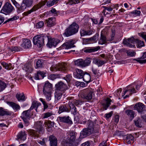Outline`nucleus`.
Listing matches in <instances>:
<instances>
[{
	"label": "nucleus",
	"instance_id": "6e6d98bb",
	"mask_svg": "<svg viewBox=\"0 0 146 146\" xmlns=\"http://www.w3.org/2000/svg\"><path fill=\"white\" fill-rule=\"evenodd\" d=\"M74 105L76 106L81 105L84 102L83 101L80 100H78L74 99Z\"/></svg>",
	"mask_w": 146,
	"mask_h": 146
},
{
	"label": "nucleus",
	"instance_id": "69168bd1",
	"mask_svg": "<svg viewBox=\"0 0 146 146\" xmlns=\"http://www.w3.org/2000/svg\"><path fill=\"white\" fill-rule=\"evenodd\" d=\"M45 139L44 138L43 139L42 141H41L40 140H38L37 141L38 143L40 144L42 146H45L46 145V144L45 142Z\"/></svg>",
	"mask_w": 146,
	"mask_h": 146
},
{
	"label": "nucleus",
	"instance_id": "9d476101",
	"mask_svg": "<svg viewBox=\"0 0 146 146\" xmlns=\"http://www.w3.org/2000/svg\"><path fill=\"white\" fill-rule=\"evenodd\" d=\"M93 129L86 128L84 129L80 133V137L83 138L90 135L93 132Z\"/></svg>",
	"mask_w": 146,
	"mask_h": 146
},
{
	"label": "nucleus",
	"instance_id": "20e7f679",
	"mask_svg": "<svg viewBox=\"0 0 146 146\" xmlns=\"http://www.w3.org/2000/svg\"><path fill=\"white\" fill-rule=\"evenodd\" d=\"M76 133L71 131L69 133L68 135V143L69 146H76L79 143L78 139H76Z\"/></svg>",
	"mask_w": 146,
	"mask_h": 146
},
{
	"label": "nucleus",
	"instance_id": "3c124183",
	"mask_svg": "<svg viewBox=\"0 0 146 146\" xmlns=\"http://www.w3.org/2000/svg\"><path fill=\"white\" fill-rule=\"evenodd\" d=\"M6 86L5 83L0 80V92L3 91L5 88Z\"/></svg>",
	"mask_w": 146,
	"mask_h": 146
},
{
	"label": "nucleus",
	"instance_id": "4c0bfd02",
	"mask_svg": "<svg viewBox=\"0 0 146 146\" xmlns=\"http://www.w3.org/2000/svg\"><path fill=\"white\" fill-rule=\"evenodd\" d=\"M125 112L128 117L132 119L134 118L135 112L133 111L130 110H126Z\"/></svg>",
	"mask_w": 146,
	"mask_h": 146
},
{
	"label": "nucleus",
	"instance_id": "603ef678",
	"mask_svg": "<svg viewBox=\"0 0 146 146\" xmlns=\"http://www.w3.org/2000/svg\"><path fill=\"white\" fill-rule=\"evenodd\" d=\"M91 61L90 58H87L85 60H84V67L88 66L90 63Z\"/></svg>",
	"mask_w": 146,
	"mask_h": 146
},
{
	"label": "nucleus",
	"instance_id": "13d9d810",
	"mask_svg": "<svg viewBox=\"0 0 146 146\" xmlns=\"http://www.w3.org/2000/svg\"><path fill=\"white\" fill-rule=\"evenodd\" d=\"M123 43L124 44H125L127 46H129L130 48L134 47L135 46L134 45L130 44V43H129L127 40H125V39L124 40Z\"/></svg>",
	"mask_w": 146,
	"mask_h": 146
},
{
	"label": "nucleus",
	"instance_id": "ddd939ff",
	"mask_svg": "<svg viewBox=\"0 0 146 146\" xmlns=\"http://www.w3.org/2000/svg\"><path fill=\"white\" fill-rule=\"evenodd\" d=\"M134 110H137L139 112L143 111L145 108V106L143 104L140 102L136 103L134 106Z\"/></svg>",
	"mask_w": 146,
	"mask_h": 146
},
{
	"label": "nucleus",
	"instance_id": "6e6552de",
	"mask_svg": "<svg viewBox=\"0 0 146 146\" xmlns=\"http://www.w3.org/2000/svg\"><path fill=\"white\" fill-rule=\"evenodd\" d=\"M56 88L55 91L61 92L63 93V92L68 89L67 86L62 82H58L55 85Z\"/></svg>",
	"mask_w": 146,
	"mask_h": 146
},
{
	"label": "nucleus",
	"instance_id": "5701e85b",
	"mask_svg": "<svg viewBox=\"0 0 146 146\" xmlns=\"http://www.w3.org/2000/svg\"><path fill=\"white\" fill-rule=\"evenodd\" d=\"M7 103L9 106L11 107L14 110L17 111L20 109L21 107L20 106L15 103L12 102H7Z\"/></svg>",
	"mask_w": 146,
	"mask_h": 146
},
{
	"label": "nucleus",
	"instance_id": "e2e57ef3",
	"mask_svg": "<svg viewBox=\"0 0 146 146\" xmlns=\"http://www.w3.org/2000/svg\"><path fill=\"white\" fill-rule=\"evenodd\" d=\"M52 115V112H47L43 114V119L48 118Z\"/></svg>",
	"mask_w": 146,
	"mask_h": 146
},
{
	"label": "nucleus",
	"instance_id": "774afa93",
	"mask_svg": "<svg viewBox=\"0 0 146 146\" xmlns=\"http://www.w3.org/2000/svg\"><path fill=\"white\" fill-rule=\"evenodd\" d=\"M139 35L144 39L146 42V34L145 33L142 32L139 33Z\"/></svg>",
	"mask_w": 146,
	"mask_h": 146
},
{
	"label": "nucleus",
	"instance_id": "a18cd8bd",
	"mask_svg": "<svg viewBox=\"0 0 146 146\" xmlns=\"http://www.w3.org/2000/svg\"><path fill=\"white\" fill-rule=\"evenodd\" d=\"M9 51L14 53L16 52H18L21 50V48L20 47H14L10 48H9Z\"/></svg>",
	"mask_w": 146,
	"mask_h": 146
},
{
	"label": "nucleus",
	"instance_id": "a211bd4d",
	"mask_svg": "<svg viewBox=\"0 0 146 146\" xmlns=\"http://www.w3.org/2000/svg\"><path fill=\"white\" fill-rule=\"evenodd\" d=\"M23 69L26 72L31 73L33 70L32 65L30 62H28L23 67Z\"/></svg>",
	"mask_w": 146,
	"mask_h": 146
},
{
	"label": "nucleus",
	"instance_id": "393cba45",
	"mask_svg": "<svg viewBox=\"0 0 146 146\" xmlns=\"http://www.w3.org/2000/svg\"><path fill=\"white\" fill-rule=\"evenodd\" d=\"M16 98L19 101H24L25 100V97L23 93H18L16 95Z\"/></svg>",
	"mask_w": 146,
	"mask_h": 146
},
{
	"label": "nucleus",
	"instance_id": "ea45409f",
	"mask_svg": "<svg viewBox=\"0 0 146 146\" xmlns=\"http://www.w3.org/2000/svg\"><path fill=\"white\" fill-rule=\"evenodd\" d=\"M43 93L45 96L46 100L47 101H49L51 100L52 94V92H43Z\"/></svg>",
	"mask_w": 146,
	"mask_h": 146
},
{
	"label": "nucleus",
	"instance_id": "bb28decb",
	"mask_svg": "<svg viewBox=\"0 0 146 146\" xmlns=\"http://www.w3.org/2000/svg\"><path fill=\"white\" fill-rule=\"evenodd\" d=\"M41 105V104L36 101H34L32 104V105L30 108L31 110H33V109L35 108L36 111H37V109L38 107Z\"/></svg>",
	"mask_w": 146,
	"mask_h": 146
},
{
	"label": "nucleus",
	"instance_id": "49530a36",
	"mask_svg": "<svg viewBox=\"0 0 146 146\" xmlns=\"http://www.w3.org/2000/svg\"><path fill=\"white\" fill-rule=\"evenodd\" d=\"M59 0H53L52 1H49L47 3L46 5L48 7H50L54 5L55 4H56Z\"/></svg>",
	"mask_w": 146,
	"mask_h": 146
},
{
	"label": "nucleus",
	"instance_id": "aec40b11",
	"mask_svg": "<svg viewBox=\"0 0 146 146\" xmlns=\"http://www.w3.org/2000/svg\"><path fill=\"white\" fill-rule=\"evenodd\" d=\"M93 31L91 30L86 31L84 29H81L80 30V34L81 36L86 35H89L92 34Z\"/></svg>",
	"mask_w": 146,
	"mask_h": 146
},
{
	"label": "nucleus",
	"instance_id": "f704fd0d",
	"mask_svg": "<svg viewBox=\"0 0 146 146\" xmlns=\"http://www.w3.org/2000/svg\"><path fill=\"white\" fill-rule=\"evenodd\" d=\"M96 119H95L94 120H93L92 118H91V119L88 120V128L91 129L92 128L93 129V131L94 130V122L95 121Z\"/></svg>",
	"mask_w": 146,
	"mask_h": 146
},
{
	"label": "nucleus",
	"instance_id": "de8ad7c7",
	"mask_svg": "<svg viewBox=\"0 0 146 146\" xmlns=\"http://www.w3.org/2000/svg\"><path fill=\"white\" fill-rule=\"evenodd\" d=\"M13 8L11 4L8 2L6 3L3 7V9H13Z\"/></svg>",
	"mask_w": 146,
	"mask_h": 146
},
{
	"label": "nucleus",
	"instance_id": "c9c22d12",
	"mask_svg": "<svg viewBox=\"0 0 146 146\" xmlns=\"http://www.w3.org/2000/svg\"><path fill=\"white\" fill-rule=\"evenodd\" d=\"M68 109L65 105H62L59 107L58 113L60 114L62 112H66L68 111Z\"/></svg>",
	"mask_w": 146,
	"mask_h": 146
},
{
	"label": "nucleus",
	"instance_id": "0eeeda50",
	"mask_svg": "<svg viewBox=\"0 0 146 146\" xmlns=\"http://www.w3.org/2000/svg\"><path fill=\"white\" fill-rule=\"evenodd\" d=\"M81 96L82 98L88 100H90L92 97L93 92L88 89L84 90L82 91Z\"/></svg>",
	"mask_w": 146,
	"mask_h": 146
},
{
	"label": "nucleus",
	"instance_id": "473e14b6",
	"mask_svg": "<svg viewBox=\"0 0 146 146\" xmlns=\"http://www.w3.org/2000/svg\"><path fill=\"white\" fill-rule=\"evenodd\" d=\"M18 139H20L23 141L25 140L26 138V134L25 132L21 131L17 135Z\"/></svg>",
	"mask_w": 146,
	"mask_h": 146
},
{
	"label": "nucleus",
	"instance_id": "4d7b16f0",
	"mask_svg": "<svg viewBox=\"0 0 146 146\" xmlns=\"http://www.w3.org/2000/svg\"><path fill=\"white\" fill-rule=\"evenodd\" d=\"M128 42L130 43H131L133 44L136 43V41H137V39H135L133 37H131L127 40Z\"/></svg>",
	"mask_w": 146,
	"mask_h": 146
},
{
	"label": "nucleus",
	"instance_id": "a19ab883",
	"mask_svg": "<svg viewBox=\"0 0 146 146\" xmlns=\"http://www.w3.org/2000/svg\"><path fill=\"white\" fill-rule=\"evenodd\" d=\"M75 65L78 66H84V60L82 59H79L74 61Z\"/></svg>",
	"mask_w": 146,
	"mask_h": 146
},
{
	"label": "nucleus",
	"instance_id": "f03ea898",
	"mask_svg": "<svg viewBox=\"0 0 146 146\" xmlns=\"http://www.w3.org/2000/svg\"><path fill=\"white\" fill-rule=\"evenodd\" d=\"M79 28L78 25L76 23L74 22L65 30L64 34L66 36H70L77 33Z\"/></svg>",
	"mask_w": 146,
	"mask_h": 146
},
{
	"label": "nucleus",
	"instance_id": "4be33fe9",
	"mask_svg": "<svg viewBox=\"0 0 146 146\" xmlns=\"http://www.w3.org/2000/svg\"><path fill=\"white\" fill-rule=\"evenodd\" d=\"M145 58H146V52L143 53V54L142 56L140 58H138L137 59H134V60H136L137 62L141 64L145 63H146V59L143 60H141V59H143Z\"/></svg>",
	"mask_w": 146,
	"mask_h": 146
},
{
	"label": "nucleus",
	"instance_id": "8fccbe9b",
	"mask_svg": "<svg viewBox=\"0 0 146 146\" xmlns=\"http://www.w3.org/2000/svg\"><path fill=\"white\" fill-rule=\"evenodd\" d=\"M1 65L5 68L8 70H10L11 68V64H8L5 62H2Z\"/></svg>",
	"mask_w": 146,
	"mask_h": 146
},
{
	"label": "nucleus",
	"instance_id": "72a5a7b5",
	"mask_svg": "<svg viewBox=\"0 0 146 146\" xmlns=\"http://www.w3.org/2000/svg\"><path fill=\"white\" fill-rule=\"evenodd\" d=\"M46 0L44 1L38 3V4L35 5L31 9H38L45 5L46 3Z\"/></svg>",
	"mask_w": 146,
	"mask_h": 146
},
{
	"label": "nucleus",
	"instance_id": "39448f33",
	"mask_svg": "<svg viewBox=\"0 0 146 146\" xmlns=\"http://www.w3.org/2000/svg\"><path fill=\"white\" fill-rule=\"evenodd\" d=\"M50 69L52 71H58L66 72L68 70L67 64L64 63H59L55 66H52Z\"/></svg>",
	"mask_w": 146,
	"mask_h": 146
},
{
	"label": "nucleus",
	"instance_id": "c756f323",
	"mask_svg": "<svg viewBox=\"0 0 146 146\" xmlns=\"http://www.w3.org/2000/svg\"><path fill=\"white\" fill-rule=\"evenodd\" d=\"M93 62L98 65V66H102L106 62L105 61L101 60L97 58H94Z\"/></svg>",
	"mask_w": 146,
	"mask_h": 146
},
{
	"label": "nucleus",
	"instance_id": "f3484780",
	"mask_svg": "<svg viewBox=\"0 0 146 146\" xmlns=\"http://www.w3.org/2000/svg\"><path fill=\"white\" fill-rule=\"evenodd\" d=\"M31 44L30 40L28 39H24L23 43L21 44V46L25 49H27L31 46Z\"/></svg>",
	"mask_w": 146,
	"mask_h": 146
},
{
	"label": "nucleus",
	"instance_id": "79ce46f5",
	"mask_svg": "<svg viewBox=\"0 0 146 146\" xmlns=\"http://www.w3.org/2000/svg\"><path fill=\"white\" fill-rule=\"evenodd\" d=\"M63 11H62L60 12L58 11H57L56 10H51L49 11L50 13H52L53 15L54 16H57L59 14H63Z\"/></svg>",
	"mask_w": 146,
	"mask_h": 146
},
{
	"label": "nucleus",
	"instance_id": "2eb2a0df",
	"mask_svg": "<svg viewBox=\"0 0 146 146\" xmlns=\"http://www.w3.org/2000/svg\"><path fill=\"white\" fill-rule=\"evenodd\" d=\"M32 4V2L31 0H24L23 1L21 8V9H25L27 7L31 6Z\"/></svg>",
	"mask_w": 146,
	"mask_h": 146
},
{
	"label": "nucleus",
	"instance_id": "7ed1b4c3",
	"mask_svg": "<svg viewBox=\"0 0 146 146\" xmlns=\"http://www.w3.org/2000/svg\"><path fill=\"white\" fill-rule=\"evenodd\" d=\"M42 123L41 121L36 122L34 126L37 130H31L29 131V134L33 137H38L39 134L43 131Z\"/></svg>",
	"mask_w": 146,
	"mask_h": 146
},
{
	"label": "nucleus",
	"instance_id": "a878e982",
	"mask_svg": "<svg viewBox=\"0 0 146 146\" xmlns=\"http://www.w3.org/2000/svg\"><path fill=\"white\" fill-rule=\"evenodd\" d=\"M100 48L99 46L89 48L85 49L84 52H86L91 53L98 51Z\"/></svg>",
	"mask_w": 146,
	"mask_h": 146
},
{
	"label": "nucleus",
	"instance_id": "b1692460",
	"mask_svg": "<svg viewBox=\"0 0 146 146\" xmlns=\"http://www.w3.org/2000/svg\"><path fill=\"white\" fill-rule=\"evenodd\" d=\"M63 93L55 91L54 94L55 100L54 102L57 103L60 99Z\"/></svg>",
	"mask_w": 146,
	"mask_h": 146
},
{
	"label": "nucleus",
	"instance_id": "09e8293b",
	"mask_svg": "<svg viewBox=\"0 0 146 146\" xmlns=\"http://www.w3.org/2000/svg\"><path fill=\"white\" fill-rule=\"evenodd\" d=\"M137 41H136V43L137 44V47L141 48L144 46V42L137 39Z\"/></svg>",
	"mask_w": 146,
	"mask_h": 146
},
{
	"label": "nucleus",
	"instance_id": "bf43d9fd",
	"mask_svg": "<svg viewBox=\"0 0 146 146\" xmlns=\"http://www.w3.org/2000/svg\"><path fill=\"white\" fill-rule=\"evenodd\" d=\"M40 100L41 102H42L44 105V110L47 109L48 108V106L46 102L42 98H40Z\"/></svg>",
	"mask_w": 146,
	"mask_h": 146
},
{
	"label": "nucleus",
	"instance_id": "052dcab7",
	"mask_svg": "<svg viewBox=\"0 0 146 146\" xmlns=\"http://www.w3.org/2000/svg\"><path fill=\"white\" fill-rule=\"evenodd\" d=\"M83 41V43L84 44H89L90 43V41H91L90 38H82Z\"/></svg>",
	"mask_w": 146,
	"mask_h": 146
},
{
	"label": "nucleus",
	"instance_id": "338daca9",
	"mask_svg": "<svg viewBox=\"0 0 146 146\" xmlns=\"http://www.w3.org/2000/svg\"><path fill=\"white\" fill-rule=\"evenodd\" d=\"M44 25V22L42 21H41L37 23L36 25V27L37 28H41Z\"/></svg>",
	"mask_w": 146,
	"mask_h": 146
},
{
	"label": "nucleus",
	"instance_id": "0e129e2a",
	"mask_svg": "<svg viewBox=\"0 0 146 146\" xmlns=\"http://www.w3.org/2000/svg\"><path fill=\"white\" fill-rule=\"evenodd\" d=\"M19 18V17L18 16H15L12 18H10L8 19L7 21H5L4 23H6L7 22H9L10 21H13L15 20L18 19Z\"/></svg>",
	"mask_w": 146,
	"mask_h": 146
},
{
	"label": "nucleus",
	"instance_id": "6ab92c4d",
	"mask_svg": "<svg viewBox=\"0 0 146 146\" xmlns=\"http://www.w3.org/2000/svg\"><path fill=\"white\" fill-rule=\"evenodd\" d=\"M84 74L82 70L79 69H76V72L74 73L75 76L78 78H82Z\"/></svg>",
	"mask_w": 146,
	"mask_h": 146
},
{
	"label": "nucleus",
	"instance_id": "423d86ee",
	"mask_svg": "<svg viewBox=\"0 0 146 146\" xmlns=\"http://www.w3.org/2000/svg\"><path fill=\"white\" fill-rule=\"evenodd\" d=\"M31 110L29 109L28 110L23 111L21 114V117L27 126L29 125V120L33 115V113L31 112Z\"/></svg>",
	"mask_w": 146,
	"mask_h": 146
},
{
	"label": "nucleus",
	"instance_id": "7c9ffc66",
	"mask_svg": "<svg viewBox=\"0 0 146 146\" xmlns=\"http://www.w3.org/2000/svg\"><path fill=\"white\" fill-rule=\"evenodd\" d=\"M82 78L83 80L87 83L89 82L91 80L90 75L87 73H85L84 74Z\"/></svg>",
	"mask_w": 146,
	"mask_h": 146
},
{
	"label": "nucleus",
	"instance_id": "2f4dec72",
	"mask_svg": "<svg viewBox=\"0 0 146 146\" xmlns=\"http://www.w3.org/2000/svg\"><path fill=\"white\" fill-rule=\"evenodd\" d=\"M12 114V112L9 111H7L4 110L2 108H0V115L3 116L5 115H10Z\"/></svg>",
	"mask_w": 146,
	"mask_h": 146
},
{
	"label": "nucleus",
	"instance_id": "4468645a",
	"mask_svg": "<svg viewBox=\"0 0 146 146\" xmlns=\"http://www.w3.org/2000/svg\"><path fill=\"white\" fill-rule=\"evenodd\" d=\"M58 119L61 122L66 123L70 124L72 123V121L70 119V117L68 116L59 117L58 118Z\"/></svg>",
	"mask_w": 146,
	"mask_h": 146
},
{
	"label": "nucleus",
	"instance_id": "c85d7f7f",
	"mask_svg": "<svg viewBox=\"0 0 146 146\" xmlns=\"http://www.w3.org/2000/svg\"><path fill=\"white\" fill-rule=\"evenodd\" d=\"M106 37L104 35V32L102 31L101 32V37L99 42L100 44H105L106 41Z\"/></svg>",
	"mask_w": 146,
	"mask_h": 146
},
{
	"label": "nucleus",
	"instance_id": "f8f14e48",
	"mask_svg": "<svg viewBox=\"0 0 146 146\" xmlns=\"http://www.w3.org/2000/svg\"><path fill=\"white\" fill-rule=\"evenodd\" d=\"M52 85L49 82L46 81L43 86V92H52Z\"/></svg>",
	"mask_w": 146,
	"mask_h": 146
},
{
	"label": "nucleus",
	"instance_id": "cd10ccee",
	"mask_svg": "<svg viewBox=\"0 0 146 146\" xmlns=\"http://www.w3.org/2000/svg\"><path fill=\"white\" fill-rule=\"evenodd\" d=\"M45 74L43 72L38 71L36 74L35 75V79L36 80H39L43 79L45 76Z\"/></svg>",
	"mask_w": 146,
	"mask_h": 146
},
{
	"label": "nucleus",
	"instance_id": "f257e3e1",
	"mask_svg": "<svg viewBox=\"0 0 146 146\" xmlns=\"http://www.w3.org/2000/svg\"><path fill=\"white\" fill-rule=\"evenodd\" d=\"M48 39V36L45 34L38 35L33 37V42L34 45L40 48L44 45V42H46Z\"/></svg>",
	"mask_w": 146,
	"mask_h": 146
},
{
	"label": "nucleus",
	"instance_id": "1a4fd4ad",
	"mask_svg": "<svg viewBox=\"0 0 146 146\" xmlns=\"http://www.w3.org/2000/svg\"><path fill=\"white\" fill-rule=\"evenodd\" d=\"M75 43V40H68L62 45L61 47L65 49H68L74 47H75L74 45Z\"/></svg>",
	"mask_w": 146,
	"mask_h": 146
},
{
	"label": "nucleus",
	"instance_id": "dca6fc26",
	"mask_svg": "<svg viewBox=\"0 0 146 146\" xmlns=\"http://www.w3.org/2000/svg\"><path fill=\"white\" fill-rule=\"evenodd\" d=\"M49 139L51 146H57V140L55 136L51 135L49 137Z\"/></svg>",
	"mask_w": 146,
	"mask_h": 146
},
{
	"label": "nucleus",
	"instance_id": "37998d69",
	"mask_svg": "<svg viewBox=\"0 0 146 146\" xmlns=\"http://www.w3.org/2000/svg\"><path fill=\"white\" fill-rule=\"evenodd\" d=\"M55 123L53 122H51L50 120H48L47 122H45L44 124L46 127L48 128H51L54 126Z\"/></svg>",
	"mask_w": 146,
	"mask_h": 146
},
{
	"label": "nucleus",
	"instance_id": "412c9836",
	"mask_svg": "<svg viewBox=\"0 0 146 146\" xmlns=\"http://www.w3.org/2000/svg\"><path fill=\"white\" fill-rule=\"evenodd\" d=\"M55 19L54 18H50L46 21L47 23V26L49 27H51L54 26L55 24Z\"/></svg>",
	"mask_w": 146,
	"mask_h": 146
},
{
	"label": "nucleus",
	"instance_id": "58836bf2",
	"mask_svg": "<svg viewBox=\"0 0 146 146\" xmlns=\"http://www.w3.org/2000/svg\"><path fill=\"white\" fill-rule=\"evenodd\" d=\"M67 99L69 100L68 104L70 108H73L74 107V98L72 97H69L67 98Z\"/></svg>",
	"mask_w": 146,
	"mask_h": 146
},
{
	"label": "nucleus",
	"instance_id": "9b49d317",
	"mask_svg": "<svg viewBox=\"0 0 146 146\" xmlns=\"http://www.w3.org/2000/svg\"><path fill=\"white\" fill-rule=\"evenodd\" d=\"M48 38L47 45L50 48L53 46L55 47L59 42V40L58 39H52L50 37L48 36Z\"/></svg>",
	"mask_w": 146,
	"mask_h": 146
},
{
	"label": "nucleus",
	"instance_id": "c03bdc74",
	"mask_svg": "<svg viewBox=\"0 0 146 146\" xmlns=\"http://www.w3.org/2000/svg\"><path fill=\"white\" fill-rule=\"evenodd\" d=\"M111 100L109 98H107L106 100V103L103 104V108L105 110H106L110 105Z\"/></svg>",
	"mask_w": 146,
	"mask_h": 146
},
{
	"label": "nucleus",
	"instance_id": "e433bc0d",
	"mask_svg": "<svg viewBox=\"0 0 146 146\" xmlns=\"http://www.w3.org/2000/svg\"><path fill=\"white\" fill-rule=\"evenodd\" d=\"M134 138L131 135H128L126 137V142L128 144H131L133 142Z\"/></svg>",
	"mask_w": 146,
	"mask_h": 146
},
{
	"label": "nucleus",
	"instance_id": "680f3d73",
	"mask_svg": "<svg viewBox=\"0 0 146 146\" xmlns=\"http://www.w3.org/2000/svg\"><path fill=\"white\" fill-rule=\"evenodd\" d=\"M42 66V62L41 60H38L36 63V68H41Z\"/></svg>",
	"mask_w": 146,
	"mask_h": 146
},
{
	"label": "nucleus",
	"instance_id": "5fc2aeb1",
	"mask_svg": "<svg viewBox=\"0 0 146 146\" xmlns=\"http://www.w3.org/2000/svg\"><path fill=\"white\" fill-rule=\"evenodd\" d=\"M12 11V10H1L0 12L6 15H9Z\"/></svg>",
	"mask_w": 146,
	"mask_h": 146
},
{
	"label": "nucleus",
	"instance_id": "864d4df0",
	"mask_svg": "<svg viewBox=\"0 0 146 146\" xmlns=\"http://www.w3.org/2000/svg\"><path fill=\"white\" fill-rule=\"evenodd\" d=\"M127 92H129V94L131 95L133 93H136V90L134 88H132L131 89L126 90L124 94H123V95H122V96H123Z\"/></svg>",
	"mask_w": 146,
	"mask_h": 146
}]
</instances>
